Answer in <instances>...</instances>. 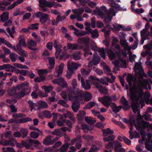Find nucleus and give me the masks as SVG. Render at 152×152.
I'll return each mask as SVG.
<instances>
[{
  "label": "nucleus",
  "instance_id": "1",
  "mask_svg": "<svg viewBox=\"0 0 152 152\" xmlns=\"http://www.w3.org/2000/svg\"><path fill=\"white\" fill-rule=\"evenodd\" d=\"M151 88L148 80L145 79H139L136 84L135 82L133 83V87L131 88L129 91L133 99L136 97V99L137 100L142 97L148 99L150 98V94L149 93H144L143 88H145L147 90H150Z\"/></svg>",
  "mask_w": 152,
  "mask_h": 152
},
{
  "label": "nucleus",
  "instance_id": "2",
  "mask_svg": "<svg viewBox=\"0 0 152 152\" xmlns=\"http://www.w3.org/2000/svg\"><path fill=\"white\" fill-rule=\"evenodd\" d=\"M111 3V5L112 7L109 11H107L104 6L102 7L100 9L96 12V13L100 18L104 19V22L107 26L112 19V16L115 15L116 8L118 7V4L115 3L113 0H110Z\"/></svg>",
  "mask_w": 152,
  "mask_h": 152
},
{
  "label": "nucleus",
  "instance_id": "3",
  "mask_svg": "<svg viewBox=\"0 0 152 152\" xmlns=\"http://www.w3.org/2000/svg\"><path fill=\"white\" fill-rule=\"evenodd\" d=\"M68 92V99L73 102H79L84 100L86 101L90 100L92 98L91 94L88 92H83L79 88L74 91L71 88L66 89Z\"/></svg>",
  "mask_w": 152,
  "mask_h": 152
},
{
  "label": "nucleus",
  "instance_id": "4",
  "mask_svg": "<svg viewBox=\"0 0 152 152\" xmlns=\"http://www.w3.org/2000/svg\"><path fill=\"white\" fill-rule=\"evenodd\" d=\"M130 93V98L132 100L131 105L132 110L133 112L136 113V112H137L138 114V117H139L140 115H141L140 114V110L139 107L140 106V104H141V108H142L145 105L144 102L145 101L146 103L148 104L149 103V98L148 99H144V97H142V98H140L138 99V100L136 99L137 97H135L134 99H133L131 96V93Z\"/></svg>",
  "mask_w": 152,
  "mask_h": 152
},
{
  "label": "nucleus",
  "instance_id": "5",
  "mask_svg": "<svg viewBox=\"0 0 152 152\" xmlns=\"http://www.w3.org/2000/svg\"><path fill=\"white\" fill-rule=\"evenodd\" d=\"M16 88L19 90H22L16 94V97L18 98L23 97L31 92V88L29 86V83L27 82H25L21 84L17 85Z\"/></svg>",
  "mask_w": 152,
  "mask_h": 152
},
{
  "label": "nucleus",
  "instance_id": "6",
  "mask_svg": "<svg viewBox=\"0 0 152 152\" xmlns=\"http://www.w3.org/2000/svg\"><path fill=\"white\" fill-rule=\"evenodd\" d=\"M134 125L138 130L147 128H150L152 130V124H150L148 122L143 121L141 115H140L137 119V122H134Z\"/></svg>",
  "mask_w": 152,
  "mask_h": 152
},
{
  "label": "nucleus",
  "instance_id": "7",
  "mask_svg": "<svg viewBox=\"0 0 152 152\" xmlns=\"http://www.w3.org/2000/svg\"><path fill=\"white\" fill-rule=\"evenodd\" d=\"M98 101L105 106L107 108H108L112 101V98L109 96H105L99 98Z\"/></svg>",
  "mask_w": 152,
  "mask_h": 152
},
{
  "label": "nucleus",
  "instance_id": "8",
  "mask_svg": "<svg viewBox=\"0 0 152 152\" xmlns=\"http://www.w3.org/2000/svg\"><path fill=\"white\" fill-rule=\"evenodd\" d=\"M91 49L93 50H97L100 53V56L103 59L106 58L105 53L103 48H98L96 46V44L95 42L93 41L90 45Z\"/></svg>",
  "mask_w": 152,
  "mask_h": 152
},
{
  "label": "nucleus",
  "instance_id": "9",
  "mask_svg": "<svg viewBox=\"0 0 152 152\" xmlns=\"http://www.w3.org/2000/svg\"><path fill=\"white\" fill-rule=\"evenodd\" d=\"M23 144H24V147L27 149H32L34 144L35 146L40 144V142L37 140L29 139L28 141H24Z\"/></svg>",
  "mask_w": 152,
  "mask_h": 152
},
{
  "label": "nucleus",
  "instance_id": "10",
  "mask_svg": "<svg viewBox=\"0 0 152 152\" xmlns=\"http://www.w3.org/2000/svg\"><path fill=\"white\" fill-rule=\"evenodd\" d=\"M118 59L117 61L113 62V64H114L115 68H117L118 69L121 66V67L124 68H126V61L123 60L121 58L124 56L119 57L117 56Z\"/></svg>",
  "mask_w": 152,
  "mask_h": 152
},
{
  "label": "nucleus",
  "instance_id": "11",
  "mask_svg": "<svg viewBox=\"0 0 152 152\" xmlns=\"http://www.w3.org/2000/svg\"><path fill=\"white\" fill-rule=\"evenodd\" d=\"M32 121V118L28 117L22 118L20 119L16 120L15 118H12L8 121V123L11 124L12 123H16L17 124H21L27 122L28 121Z\"/></svg>",
  "mask_w": 152,
  "mask_h": 152
},
{
  "label": "nucleus",
  "instance_id": "12",
  "mask_svg": "<svg viewBox=\"0 0 152 152\" xmlns=\"http://www.w3.org/2000/svg\"><path fill=\"white\" fill-rule=\"evenodd\" d=\"M80 64H77L72 61H68L67 66L68 70L69 72H72L73 70H76L78 67L81 66Z\"/></svg>",
  "mask_w": 152,
  "mask_h": 152
},
{
  "label": "nucleus",
  "instance_id": "13",
  "mask_svg": "<svg viewBox=\"0 0 152 152\" xmlns=\"http://www.w3.org/2000/svg\"><path fill=\"white\" fill-rule=\"evenodd\" d=\"M78 79L80 80L81 83L82 87L86 90H88L90 88L91 86L89 83V80H86V83L83 77H81L80 74L78 75Z\"/></svg>",
  "mask_w": 152,
  "mask_h": 152
},
{
  "label": "nucleus",
  "instance_id": "14",
  "mask_svg": "<svg viewBox=\"0 0 152 152\" xmlns=\"http://www.w3.org/2000/svg\"><path fill=\"white\" fill-rule=\"evenodd\" d=\"M113 47H114L115 49V54L117 56L119 57L126 56V54L121 49L120 46L117 44H115Z\"/></svg>",
  "mask_w": 152,
  "mask_h": 152
},
{
  "label": "nucleus",
  "instance_id": "15",
  "mask_svg": "<svg viewBox=\"0 0 152 152\" xmlns=\"http://www.w3.org/2000/svg\"><path fill=\"white\" fill-rule=\"evenodd\" d=\"M53 46L56 49L55 52V56L57 58L60 55L61 50V48L62 46L60 44H58L57 41H55L53 44Z\"/></svg>",
  "mask_w": 152,
  "mask_h": 152
},
{
  "label": "nucleus",
  "instance_id": "16",
  "mask_svg": "<svg viewBox=\"0 0 152 152\" xmlns=\"http://www.w3.org/2000/svg\"><path fill=\"white\" fill-rule=\"evenodd\" d=\"M64 66V64L61 63L59 65L58 69L56 67V72L54 74V75L55 77L59 76L62 74Z\"/></svg>",
  "mask_w": 152,
  "mask_h": 152
},
{
  "label": "nucleus",
  "instance_id": "17",
  "mask_svg": "<svg viewBox=\"0 0 152 152\" xmlns=\"http://www.w3.org/2000/svg\"><path fill=\"white\" fill-rule=\"evenodd\" d=\"M68 48L72 50L81 49L82 48V46H79L77 43H69L67 45Z\"/></svg>",
  "mask_w": 152,
  "mask_h": 152
},
{
  "label": "nucleus",
  "instance_id": "18",
  "mask_svg": "<svg viewBox=\"0 0 152 152\" xmlns=\"http://www.w3.org/2000/svg\"><path fill=\"white\" fill-rule=\"evenodd\" d=\"M39 6L41 8L44 7H50L51 2H49L46 0H39Z\"/></svg>",
  "mask_w": 152,
  "mask_h": 152
},
{
  "label": "nucleus",
  "instance_id": "19",
  "mask_svg": "<svg viewBox=\"0 0 152 152\" xmlns=\"http://www.w3.org/2000/svg\"><path fill=\"white\" fill-rule=\"evenodd\" d=\"M81 49H82L84 52V55L85 57L88 56L89 54L90 55L92 54V53L89 48V45H86L84 46H82V48Z\"/></svg>",
  "mask_w": 152,
  "mask_h": 152
},
{
  "label": "nucleus",
  "instance_id": "20",
  "mask_svg": "<svg viewBox=\"0 0 152 152\" xmlns=\"http://www.w3.org/2000/svg\"><path fill=\"white\" fill-rule=\"evenodd\" d=\"M28 47L30 50L35 51L37 48L34 47L36 46V43L32 40H30L27 41Z\"/></svg>",
  "mask_w": 152,
  "mask_h": 152
},
{
  "label": "nucleus",
  "instance_id": "21",
  "mask_svg": "<svg viewBox=\"0 0 152 152\" xmlns=\"http://www.w3.org/2000/svg\"><path fill=\"white\" fill-rule=\"evenodd\" d=\"M19 43L17 45H19L20 47L26 46V41L23 35L20 36L19 38Z\"/></svg>",
  "mask_w": 152,
  "mask_h": 152
},
{
  "label": "nucleus",
  "instance_id": "22",
  "mask_svg": "<svg viewBox=\"0 0 152 152\" xmlns=\"http://www.w3.org/2000/svg\"><path fill=\"white\" fill-rule=\"evenodd\" d=\"M84 11V8L83 7L77 9H75L72 10L73 13L77 16H81Z\"/></svg>",
  "mask_w": 152,
  "mask_h": 152
},
{
  "label": "nucleus",
  "instance_id": "23",
  "mask_svg": "<svg viewBox=\"0 0 152 152\" xmlns=\"http://www.w3.org/2000/svg\"><path fill=\"white\" fill-rule=\"evenodd\" d=\"M77 41L79 44H85L88 45L90 39L88 37H82L79 38Z\"/></svg>",
  "mask_w": 152,
  "mask_h": 152
},
{
  "label": "nucleus",
  "instance_id": "24",
  "mask_svg": "<svg viewBox=\"0 0 152 152\" xmlns=\"http://www.w3.org/2000/svg\"><path fill=\"white\" fill-rule=\"evenodd\" d=\"M17 51V52L20 55L22 56H28L27 53L26 51L23 50L19 45H16Z\"/></svg>",
  "mask_w": 152,
  "mask_h": 152
},
{
  "label": "nucleus",
  "instance_id": "25",
  "mask_svg": "<svg viewBox=\"0 0 152 152\" xmlns=\"http://www.w3.org/2000/svg\"><path fill=\"white\" fill-rule=\"evenodd\" d=\"M58 85L61 86L63 88L68 87L67 84L62 77H60L58 78Z\"/></svg>",
  "mask_w": 152,
  "mask_h": 152
},
{
  "label": "nucleus",
  "instance_id": "26",
  "mask_svg": "<svg viewBox=\"0 0 152 152\" xmlns=\"http://www.w3.org/2000/svg\"><path fill=\"white\" fill-rule=\"evenodd\" d=\"M49 66L48 68L50 69H53L54 67L55 59L54 58L49 57L48 58Z\"/></svg>",
  "mask_w": 152,
  "mask_h": 152
},
{
  "label": "nucleus",
  "instance_id": "27",
  "mask_svg": "<svg viewBox=\"0 0 152 152\" xmlns=\"http://www.w3.org/2000/svg\"><path fill=\"white\" fill-rule=\"evenodd\" d=\"M146 148L149 151L152 152V141H150L148 140L146 141L145 143Z\"/></svg>",
  "mask_w": 152,
  "mask_h": 152
},
{
  "label": "nucleus",
  "instance_id": "28",
  "mask_svg": "<svg viewBox=\"0 0 152 152\" xmlns=\"http://www.w3.org/2000/svg\"><path fill=\"white\" fill-rule=\"evenodd\" d=\"M51 136H48L43 140V144L46 145H53V142L52 141Z\"/></svg>",
  "mask_w": 152,
  "mask_h": 152
},
{
  "label": "nucleus",
  "instance_id": "29",
  "mask_svg": "<svg viewBox=\"0 0 152 152\" xmlns=\"http://www.w3.org/2000/svg\"><path fill=\"white\" fill-rule=\"evenodd\" d=\"M111 107L113 112L115 113H117L118 112L121 110V106H117L116 104L114 103H112Z\"/></svg>",
  "mask_w": 152,
  "mask_h": 152
},
{
  "label": "nucleus",
  "instance_id": "30",
  "mask_svg": "<svg viewBox=\"0 0 152 152\" xmlns=\"http://www.w3.org/2000/svg\"><path fill=\"white\" fill-rule=\"evenodd\" d=\"M74 33L75 35L77 36H84L86 34L85 31L80 30L77 28L76 30H75Z\"/></svg>",
  "mask_w": 152,
  "mask_h": 152
},
{
  "label": "nucleus",
  "instance_id": "31",
  "mask_svg": "<svg viewBox=\"0 0 152 152\" xmlns=\"http://www.w3.org/2000/svg\"><path fill=\"white\" fill-rule=\"evenodd\" d=\"M6 30L10 37L12 38H14V37L13 35V34L15 33L14 26H12L11 30L10 28L9 27H8L7 28Z\"/></svg>",
  "mask_w": 152,
  "mask_h": 152
},
{
  "label": "nucleus",
  "instance_id": "32",
  "mask_svg": "<svg viewBox=\"0 0 152 152\" xmlns=\"http://www.w3.org/2000/svg\"><path fill=\"white\" fill-rule=\"evenodd\" d=\"M48 107V105L47 103L44 101H41L39 102V105L37 107V108L38 110L41 109L46 108Z\"/></svg>",
  "mask_w": 152,
  "mask_h": 152
},
{
  "label": "nucleus",
  "instance_id": "33",
  "mask_svg": "<svg viewBox=\"0 0 152 152\" xmlns=\"http://www.w3.org/2000/svg\"><path fill=\"white\" fill-rule=\"evenodd\" d=\"M102 132L103 133V135L104 137L107 136L109 134H112L113 133V131L110 130L109 128H107L106 129H103Z\"/></svg>",
  "mask_w": 152,
  "mask_h": 152
},
{
  "label": "nucleus",
  "instance_id": "34",
  "mask_svg": "<svg viewBox=\"0 0 152 152\" xmlns=\"http://www.w3.org/2000/svg\"><path fill=\"white\" fill-rule=\"evenodd\" d=\"M48 17L49 15L48 14L44 13L40 19L39 21L42 24H44L48 20Z\"/></svg>",
  "mask_w": 152,
  "mask_h": 152
},
{
  "label": "nucleus",
  "instance_id": "35",
  "mask_svg": "<svg viewBox=\"0 0 152 152\" xmlns=\"http://www.w3.org/2000/svg\"><path fill=\"white\" fill-rule=\"evenodd\" d=\"M85 120L87 123L91 125H93L96 121L95 120L93 119L91 117H86Z\"/></svg>",
  "mask_w": 152,
  "mask_h": 152
},
{
  "label": "nucleus",
  "instance_id": "36",
  "mask_svg": "<svg viewBox=\"0 0 152 152\" xmlns=\"http://www.w3.org/2000/svg\"><path fill=\"white\" fill-rule=\"evenodd\" d=\"M20 132L22 134V137L23 138H24L26 137L27 136L28 133V130L27 129L24 128H21Z\"/></svg>",
  "mask_w": 152,
  "mask_h": 152
},
{
  "label": "nucleus",
  "instance_id": "37",
  "mask_svg": "<svg viewBox=\"0 0 152 152\" xmlns=\"http://www.w3.org/2000/svg\"><path fill=\"white\" fill-rule=\"evenodd\" d=\"M113 142L115 151L122 148V145L121 142L117 141H113Z\"/></svg>",
  "mask_w": 152,
  "mask_h": 152
},
{
  "label": "nucleus",
  "instance_id": "38",
  "mask_svg": "<svg viewBox=\"0 0 152 152\" xmlns=\"http://www.w3.org/2000/svg\"><path fill=\"white\" fill-rule=\"evenodd\" d=\"M86 114V113L84 111H79L77 115V118L79 120L81 121Z\"/></svg>",
  "mask_w": 152,
  "mask_h": 152
},
{
  "label": "nucleus",
  "instance_id": "39",
  "mask_svg": "<svg viewBox=\"0 0 152 152\" xmlns=\"http://www.w3.org/2000/svg\"><path fill=\"white\" fill-rule=\"evenodd\" d=\"M107 53L108 54L109 58L111 60H113L115 58V54L111 50H108L107 51Z\"/></svg>",
  "mask_w": 152,
  "mask_h": 152
},
{
  "label": "nucleus",
  "instance_id": "40",
  "mask_svg": "<svg viewBox=\"0 0 152 152\" xmlns=\"http://www.w3.org/2000/svg\"><path fill=\"white\" fill-rule=\"evenodd\" d=\"M39 24L38 23H36L30 25L28 27V29L30 30H36L39 28Z\"/></svg>",
  "mask_w": 152,
  "mask_h": 152
},
{
  "label": "nucleus",
  "instance_id": "41",
  "mask_svg": "<svg viewBox=\"0 0 152 152\" xmlns=\"http://www.w3.org/2000/svg\"><path fill=\"white\" fill-rule=\"evenodd\" d=\"M100 58L99 56L94 55V56L92 59V61L94 62L95 64L96 65L98 64L100 62Z\"/></svg>",
  "mask_w": 152,
  "mask_h": 152
},
{
  "label": "nucleus",
  "instance_id": "42",
  "mask_svg": "<svg viewBox=\"0 0 152 152\" xmlns=\"http://www.w3.org/2000/svg\"><path fill=\"white\" fill-rule=\"evenodd\" d=\"M8 18V12H4L1 16V19L3 22H4L7 20Z\"/></svg>",
  "mask_w": 152,
  "mask_h": 152
},
{
  "label": "nucleus",
  "instance_id": "43",
  "mask_svg": "<svg viewBox=\"0 0 152 152\" xmlns=\"http://www.w3.org/2000/svg\"><path fill=\"white\" fill-rule=\"evenodd\" d=\"M17 74H20L23 75L25 76L28 75L29 72L28 71L25 70H18L17 71Z\"/></svg>",
  "mask_w": 152,
  "mask_h": 152
},
{
  "label": "nucleus",
  "instance_id": "44",
  "mask_svg": "<svg viewBox=\"0 0 152 152\" xmlns=\"http://www.w3.org/2000/svg\"><path fill=\"white\" fill-rule=\"evenodd\" d=\"M95 104V103L94 102H89L86 105L84 109H90L93 107L94 106Z\"/></svg>",
  "mask_w": 152,
  "mask_h": 152
},
{
  "label": "nucleus",
  "instance_id": "45",
  "mask_svg": "<svg viewBox=\"0 0 152 152\" xmlns=\"http://www.w3.org/2000/svg\"><path fill=\"white\" fill-rule=\"evenodd\" d=\"M12 135V131H9L4 132L3 134H1V138H3L4 137L6 138H10Z\"/></svg>",
  "mask_w": 152,
  "mask_h": 152
},
{
  "label": "nucleus",
  "instance_id": "46",
  "mask_svg": "<svg viewBox=\"0 0 152 152\" xmlns=\"http://www.w3.org/2000/svg\"><path fill=\"white\" fill-rule=\"evenodd\" d=\"M8 94L10 96H12L16 94V89L15 88H12L8 90L7 91Z\"/></svg>",
  "mask_w": 152,
  "mask_h": 152
},
{
  "label": "nucleus",
  "instance_id": "47",
  "mask_svg": "<svg viewBox=\"0 0 152 152\" xmlns=\"http://www.w3.org/2000/svg\"><path fill=\"white\" fill-rule=\"evenodd\" d=\"M39 76V77H37L34 78V81L35 82H41L45 80V76Z\"/></svg>",
  "mask_w": 152,
  "mask_h": 152
},
{
  "label": "nucleus",
  "instance_id": "48",
  "mask_svg": "<svg viewBox=\"0 0 152 152\" xmlns=\"http://www.w3.org/2000/svg\"><path fill=\"white\" fill-rule=\"evenodd\" d=\"M40 134H39V132L37 133L35 131L32 132L30 133L31 137L35 139H37Z\"/></svg>",
  "mask_w": 152,
  "mask_h": 152
},
{
  "label": "nucleus",
  "instance_id": "49",
  "mask_svg": "<svg viewBox=\"0 0 152 152\" xmlns=\"http://www.w3.org/2000/svg\"><path fill=\"white\" fill-rule=\"evenodd\" d=\"M39 76H45L48 72L46 69H39L37 71Z\"/></svg>",
  "mask_w": 152,
  "mask_h": 152
},
{
  "label": "nucleus",
  "instance_id": "50",
  "mask_svg": "<svg viewBox=\"0 0 152 152\" xmlns=\"http://www.w3.org/2000/svg\"><path fill=\"white\" fill-rule=\"evenodd\" d=\"M43 88L46 93H48L50 91H52L53 87L51 86H44L43 87Z\"/></svg>",
  "mask_w": 152,
  "mask_h": 152
},
{
  "label": "nucleus",
  "instance_id": "51",
  "mask_svg": "<svg viewBox=\"0 0 152 152\" xmlns=\"http://www.w3.org/2000/svg\"><path fill=\"white\" fill-rule=\"evenodd\" d=\"M91 37L93 39L97 38L99 36L98 30L96 29H94V31L91 32Z\"/></svg>",
  "mask_w": 152,
  "mask_h": 152
},
{
  "label": "nucleus",
  "instance_id": "52",
  "mask_svg": "<svg viewBox=\"0 0 152 152\" xmlns=\"http://www.w3.org/2000/svg\"><path fill=\"white\" fill-rule=\"evenodd\" d=\"M14 65L15 67L21 69H29L28 66L18 63H15Z\"/></svg>",
  "mask_w": 152,
  "mask_h": 152
},
{
  "label": "nucleus",
  "instance_id": "53",
  "mask_svg": "<svg viewBox=\"0 0 152 152\" xmlns=\"http://www.w3.org/2000/svg\"><path fill=\"white\" fill-rule=\"evenodd\" d=\"M3 152H15L12 147H4L2 149Z\"/></svg>",
  "mask_w": 152,
  "mask_h": 152
},
{
  "label": "nucleus",
  "instance_id": "54",
  "mask_svg": "<svg viewBox=\"0 0 152 152\" xmlns=\"http://www.w3.org/2000/svg\"><path fill=\"white\" fill-rule=\"evenodd\" d=\"M80 106V104L79 103L76 104V103H73L72 106V108L73 110L76 112L78 110Z\"/></svg>",
  "mask_w": 152,
  "mask_h": 152
},
{
  "label": "nucleus",
  "instance_id": "55",
  "mask_svg": "<svg viewBox=\"0 0 152 152\" xmlns=\"http://www.w3.org/2000/svg\"><path fill=\"white\" fill-rule=\"evenodd\" d=\"M69 147V145L68 143H65L60 148L61 152H65L66 150Z\"/></svg>",
  "mask_w": 152,
  "mask_h": 152
},
{
  "label": "nucleus",
  "instance_id": "56",
  "mask_svg": "<svg viewBox=\"0 0 152 152\" xmlns=\"http://www.w3.org/2000/svg\"><path fill=\"white\" fill-rule=\"evenodd\" d=\"M71 58L75 60H79L81 58L80 54L78 53L72 54Z\"/></svg>",
  "mask_w": 152,
  "mask_h": 152
},
{
  "label": "nucleus",
  "instance_id": "57",
  "mask_svg": "<svg viewBox=\"0 0 152 152\" xmlns=\"http://www.w3.org/2000/svg\"><path fill=\"white\" fill-rule=\"evenodd\" d=\"M36 89L35 90L32 92L31 94V96L33 98H36L38 97V94L37 93V92L39 90V88L37 86L35 87Z\"/></svg>",
  "mask_w": 152,
  "mask_h": 152
},
{
  "label": "nucleus",
  "instance_id": "58",
  "mask_svg": "<svg viewBox=\"0 0 152 152\" xmlns=\"http://www.w3.org/2000/svg\"><path fill=\"white\" fill-rule=\"evenodd\" d=\"M50 6V7H53L55 8H57L58 7H62V5L60 4L56 3L54 1L51 2Z\"/></svg>",
  "mask_w": 152,
  "mask_h": 152
},
{
  "label": "nucleus",
  "instance_id": "59",
  "mask_svg": "<svg viewBox=\"0 0 152 152\" xmlns=\"http://www.w3.org/2000/svg\"><path fill=\"white\" fill-rule=\"evenodd\" d=\"M71 85L74 89H76V88L77 87V82L76 79H73L71 82Z\"/></svg>",
  "mask_w": 152,
  "mask_h": 152
},
{
  "label": "nucleus",
  "instance_id": "60",
  "mask_svg": "<svg viewBox=\"0 0 152 152\" xmlns=\"http://www.w3.org/2000/svg\"><path fill=\"white\" fill-rule=\"evenodd\" d=\"M29 106L31 108L30 110L31 111H32L33 109H34L36 110V109H35V107H36L37 105L36 103H34L32 101H29L28 102Z\"/></svg>",
  "mask_w": 152,
  "mask_h": 152
},
{
  "label": "nucleus",
  "instance_id": "61",
  "mask_svg": "<svg viewBox=\"0 0 152 152\" xmlns=\"http://www.w3.org/2000/svg\"><path fill=\"white\" fill-rule=\"evenodd\" d=\"M10 57L12 61L15 62L16 61V58L18 57V55L15 53H12L10 54Z\"/></svg>",
  "mask_w": 152,
  "mask_h": 152
},
{
  "label": "nucleus",
  "instance_id": "62",
  "mask_svg": "<svg viewBox=\"0 0 152 152\" xmlns=\"http://www.w3.org/2000/svg\"><path fill=\"white\" fill-rule=\"evenodd\" d=\"M126 80L129 85L131 86L132 84V81L134 80L133 76L132 75L128 76L126 77Z\"/></svg>",
  "mask_w": 152,
  "mask_h": 152
},
{
  "label": "nucleus",
  "instance_id": "63",
  "mask_svg": "<svg viewBox=\"0 0 152 152\" xmlns=\"http://www.w3.org/2000/svg\"><path fill=\"white\" fill-rule=\"evenodd\" d=\"M25 116V115L22 113H14L12 115L13 117L14 118H21Z\"/></svg>",
  "mask_w": 152,
  "mask_h": 152
},
{
  "label": "nucleus",
  "instance_id": "64",
  "mask_svg": "<svg viewBox=\"0 0 152 152\" xmlns=\"http://www.w3.org/2000/svg\"><path fill=\"white\" fill-rule=\"evenodd\" d=\"M114 145L113 141H110L108 142V144L106 146L105 148L107 149L111 150L113 148Z\"/></svg>",
  "mask_w": 152,
  "mask_h": 152
}]
</instances>
